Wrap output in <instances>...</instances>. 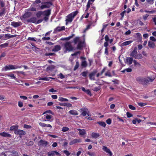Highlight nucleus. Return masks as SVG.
<instances>
[{
  "label": "nucleus",
  "instance_id": "1",
  "mask_svg": "<svg viewBox=\"0 0 156 156\" xmlns=\"http://www.w3.org/2000/svg\"><path fill=\"white\" fill-rule=\"evenodd\" d=\"M41 0H35L34 2H33V5L34 6L36 7L37 8V9H43L45 8H49L51 5H52V2H42L41 5L38 4L41 3Z\"/></svg>",
  "mask_w": 156,
  "mask_h": 156
},
{
  "label": "nucleus",
  "instance_id": "2",
  "mask_svg": "<svg viewBox=\"0 0 156 156\" xmlns=\"http://www.w3.org/2000/svg\"><path fill=\"white\" fill-rule=\"evenodd\" d=\"M51 13V9H48L44 11H39L36 14L37 18H39L42 16H44V20L47 22L49 19V16Z\"/></svg>",
  "mask_w": 156,
  "mask_h": 156
},
{
  "label": "nucleus",
  "instance_id": "3",
  "mask_svg": "<svg viewBox=\"0 0 156 156\" xmlns=\"http://www.w3.org/2000/svg\"><path fill=\"white\" fill-rule=\"evenodd\" d=\"M154 79V78L153 79L149 76L146 78L139 76L136 78V80L139 83L142 84L144 86H145L149 84L150 82H153Z\"/></svg>",
  "mask_w": 156,
  "mask_h": 156
},
{
  "label": "nucleus",
  "instance_id": "4",
  "mask_svg": "<svg viewBox=\"0 0 156 156\" xmlns=\"http://www.w3.org/2000/svg\"><path fill=\"white\" fill-rule=\"evenodd\" d=\"M78 11H76L75 12H73L70 14H69L67 16V19H66V25H67L68 22L70 23L73 20V19L76 16L78 13Z\"/></svg>",
  "mask_w": 156,
  "mask_h": 156
},
{
  "label": "nucleus",
  "instance_id": "5",
  "mask_svg": "<svg viewBox=\"0 0 156 156\" xmlns=\"http://www.w3.org/2000/svg\"><path fill=\"white\" fill-rule=\"evenodd\" d=\"M21 67V66H20L10 65L8 66H5L3 68V69H4L5 70L7 71L10 69H16L17 68H20Z\"/></svg>",
  "mask_w": 156,
  "mask_h": 156
},
{
  "label": "nucleus",
  "instance_id": "6",
  "mask_svg": "<svg viewBox=\"0 0 156 156\" xmlns=\"http://www.w3.org/2000/svg\"><path fill=\"white\" fill-rule=\"evenodd\" d=\"M64 46L66 51H71L73 49V48L72 46L71 43L69 42H66Z\"/></svg>",
  "mask_w": 156,
  "mask_h": 156
},
{
  "label": "nucleus",
  "instance_id": "7",
  "mask_svg": "<svg viewBox=\"0 0 156 156\" xmlns=\"http://www.w3.org/2000/svg\"><path fill=\"white\" fill-rule=\"evenodd\" d=\"M48 142L44 140H41L37 142V145L40 147H46Z\"/></svg>",
  "mask_w": 156,
  "mask_h": 156
},
{
  "label": "nucleus",
  "instance_id": "8",
  "mask_svg": "<svg viewBox=\"0 0 156 156\" xmlns=\"http://www.w3.org/2000/svg\"><path fill=\"white\" fill-rule=\"evenodd\" d=\"M97 73V71L94 70L89 74V76L90 80H95L94 76Z\"/></svg>",
  "mask_w": 156,
  "mask_h": 156
},
{
  "label": "nucleus",
  "instance_id": "9",
  "mask_svg": "<svg viewBox=\"0 0 156 156\" xmlns=\"http://www.w3.org/2000/svg\"><path fill=\"white\" fill-rule=\"evenodd\" d=\"M14 133L16 134L19 135H24L26 134L25 132L24 131L22 130L18 129L15 131Z\"/></svg>",
  "mask_w": 156,
  "mask_h": 156
},
{
  "label": "nucleus",
  "instance_id": "10",
  "mask_svg": "<svg viewBox=\"0 0 156 156\" xmlns=\"http://www.w3.org/2000/svg\"><path fill=\"white\" fill-rule=\"evenodd\" d=\"M102 149L104 151L108 153L109 154V156H112V152L110 151L109 149L107 147L104 146L102 148Z\"/></svg>",
  "mask_w": 156,
  "mask_h": 156
},
{
  "label": "nucleus",
  "instance_id": "11",
  "mask_svg": "<svg viewBox=\"0 0 156 156\" xmlns=\"http://www.w3.org/2000/svg\"><path fill=\"white\" fill-rule=\"evenodd\" d=\"M84 46V43L83 42L81 41H80L78 43V45L77 47V49L78 50H82Z\"/></svg>",
  "mask_w": 156,
  "mask_h": 156
},
{
  "label": "nucleus",
  "instance_id": "12",
  "mask_svg": "<svg viewBox=\"0 0 156 156\" xmlns=\"http://www.w3.org/2000/svg\"><path fill=\"white\" fill-rule=\"evenodd\" d=\"M137 48L135 47L133 50V51H132V52L130 54V56H132L134 58L136 57L137 55Z\"/></svg>",
  "mask_w": 156,
  "mask_h": 156
},
{
  "label": "nucleus",
  "instance_id": "13",
  "mask_svg": "<svg viewBox=\"0 0 156 156\" xmlns=\"http://www.w3.org/2000/svg\"><path fill=\"white\" fill-rule=\"evenodd\" d=\"M55 154L61 156V154L56 151H52L48 153V156H54Z\"/></svg>",
  "mask_w": 156,
  "mask_h": 156
},
{
  "label": "nucleus",
  "instance_id": "14",
  "mask_svg": "<svg viewBox=\"0 0 156 156\" xmlns=\"http://www.w3.org/2000/svg\"><path fill=\"white\" fill-rule=\"evenodd\" d=\"M16 36V35H11L9 34H8L5 35V37L3 38V40H5L8 39H9L14 37Z\"/></svg>",
  "mask_w": 156,
  "mask_h": 156
},
{
  "label": "nucleus",
  "instance_id": "15",
  "mask_svg": "<svg viewBox=\"0 0 156 156\" xmlns=\"http://www.w3.org/2000/svg\"><path fill=\"white\" fill-rule=\"evenodd\" d=\"M22 24V23L20 22H12L11 23V25L13 26L14 27H18L20 25H21Z\"/></svg>",
  "mask_w": 156,
  "mask_h": 156
},
{
  "label": "nucleus",
  "instance_id": "16",
  "mask_svg": "<svg viewBox=\"0 0 156 156\" xmlns=\"http://www.w3.org/2000/svg\"><path fill=\"white\" fill-rule=\"evenodd\" d=\"M65 29L64 26L62 27H58L55 29L54 32H57V31H60L62 30H64Z\"/></svg>",
  "mask_w": 156,
  "mask_h": 156
},
{
  "label": "nucleus",
  "instance_id": "17",
  "mask_svg": "<svg viewBox=\"0 0 156 156\" xmlns=\"http://www.w3.org/2000/svg\"><path fill=\"white\" fill-rule=\"evenodd\" d=\"M31 15V13L30 12H27L22 16L23 18L26 19L29 17Z\"/></svg>",
  "mask_w": 156,
  "mask_h": 156
},
{
  "label": "nucleus",
  "instance_id": "18",
  "mask_svg": "<svg viewBox=\"0 0 156 156\" xmlns=\"http://www.w3.org/2000/svg\"><path fill=\"white\" fill-rule=\"evenodd\" d=\"M148 46L150 48H154L155 47V43L151 41H149L148 42Z\"/></svg>",
  "mask_w": 156,
  "mask_h": 156
},
{
  "label": "nucleus",
  "instance_id": "19",
  "mask_svg": "<svg viewBox=\"0 0 156 156\" xmlns=\"http://www.w3.org/2000/svg\"><path fill=\"white\" fill-rule=\"evenodd\" d=\"M61 49V46L59 45L55 46L54 48L52 50V51H58Z\"/></svg>",
  "mask_w": 156,
  "mask_h": 156
},
{
  "label": "nucleus",
  "instance_id": "20",
  "mask_svg": "<svg viewBox=\"0 0 156 156\" xmlns=\"http://www.w3.org/2000/svg\"><path fill=\"white\" fill-rule=\"evenodd\" d=\"M37 21V18L35 17H33L27 20V21L29 22H31L34 23H36Z\"/></svg>",
  "mask_w": 156,
  "mask_h": 156
},
{
  "label": "nucleus",
  "instance_id": "21",
  "mask_svg": "<svg viewBox=\"0 0 156 156\" xmlns=\"http://www.w3.org/2000/svg\"><path fill=\"white\" fill-rule=\"evenodd\" d=\"M0 135L4 137H10L11 136V135L10 134L4 132L0 133Z\"/></svg>",
  "mask_w": 156,
  "mask_h": 156
},
{
  "label": "nucleus",
  "instance_id": "22",
  "mask_svg": "<svg viewBox=\"0 0 156 156\" xmlns=\"http://www.w3.org/2000/svg\"><path fill=\"white\" fill-rule=\"evenodd\" d=\"M133 42L132 41H126L122 43L121 44V46L123 47L124 46H126L130 44Z\"/></svg>",
  "mask_w": 156,
  "mask_h": 156
},
{
  "label": "nucleus",
  "instance_id": "23",
  "mask_svg": "<svg viewBox=\"0 0 156 156\" xmlns=\"http://www.w3.org/2000/svg\"><path fill=\"white\" fill-rule=\"evenodd\" d=\"M133 58H132L127 57L126 58V62L129 65H131L132 63Z\"/></svg>",
  "mask_w": 156,
  "mask_h": 156
},
{
  "label": "nucleus",
  "instance_id": "24",
  "mask_svg": "<svg viewBox=\"0 0 156 156\" xmlns=\"http://www.w3.org/2000/svg\"><path fill=\"white\" fill-rule=\"evenodd\" d=\"M80 140H78L77 139H74L73 140H72L69 143V144L70 145H73L74 144L78 142H80Z\"/></svg>",
  "mask_w": 156,
  "mask_h": 156
},
{
  "label": "nucleus",
  "instance_id": "25",
  "mask_svg": "<svg viewBox=\"0 0 156 156\" xmlns=\"http://www.w3.org/2000/svg\"><path fill=\"white\" fill-rule=\"evenodd\" d=\"M77 130L79 132L80 134L81 135H83L86 133L85 130L84 129H78Z\"/></svg>",
  "mask_w": 156,
  "mask_h": 156
},
{
  "label": "nucleus",
  "instance_id": "26",
  "mask_svg": "<svg viewBox=\"0 0 156 156\" xmlns=\"http://www.w3.org/2000/svg\"><path fill=\"white\" fill-rule=\"evenodd\" d=\"M81 41L80 40V38L79 37H76L73 39V41L75 44H76L77 43H79V42Z\"/></svg>",
  "mask_w": 156,
  "mask_h": 156
},
{
  "label": "nucleus",
  "instance_id": "27",
  "mask_svg": "<svg viewBox=\"0 0 156 156\" xmlns=\"http://www.w3.org/2000/svg\"><path fill=\"white\" fill-rule=\"evenodd\" d=\"M69 113L72 115H78V114L77 111L75 110H72L69 112Z\"/></svg>",
  "mask_w": 156,
  "mask_h": 156
},
{
  "label": "nucleus",
  "instance_id": "28",
  "mask_svg": "<svg viewBox=\"0 0 156 156\" xmlns=\"http://www.w3.org/2000/svg\"><path fill=\"white\" fill-rule=\"evenodd\" d=\"M91 136L93 138H97L99 137V134L98 133H93L91 134Z\"/></svg>",
  "mask_w": 156,
  "mask_h": 156
},
{
  "label": "nucleus",
  "instance_id": "29",
  "mask_svg": "<svg viewBox=\"0 0 156 156\" xmlns=\"http://www.w3.org/2000/svg\"><path fill=\"white\" fill-rule=\"evenodd\" d=\"M18 126L17 125L13 126H11L10 128V130H14V132L16 130H17L18 129Z\"/></svg>",
  "mask_w": 156,
  "mask_h": 156
},
{
  "label": "nucleus",
  "instance_id": "30",
  "mask_svg": "<svg viewBox=\"0 0 156 156\" xmlns=\"http://www.w3.org/2000/svg\"><path fill=\"white\" fill-rule=\"evenodd\" d=\"M6 9L5 8H3L2 9V11L0 12V16H3L5 13Z\"/></svg>",
  "mask_w": 156,
  "mask_h": 156
},
{
  "label": "nucleus",
  "instance_id": "31",
  "mask_svg": "<svg viewBox=\"0 0 156 156\" xmlns=\"http://www.w3.org/2000/svg\"><path fill=\"white\" fill-rule=\"evenodd\" d=\"M97 123L99 124L100 125L102 126H103L104 127H105L106 124L105 122H97Z\"/></svg>",
  "mask_w": 156,
  "mask_h": 156
},
{
  "label": "nucleus",
  "instance_id": "32",
  "mask_svg": "<svg viewBox=\"0 0 156 156\" xmlns=\"http://www.w3.org/2000/svg\"><path fill=\"white\" fill-rule=\"evenodd\" d=\"M58 100L61 101H68V100L66 98H64L61 97H59L58 98Z\"/></svg>",
  "mask_w": 156,
  "mask_h": 156
},
{
  "label": "nucleus",
  "instance_id": "33",
  "mask_svg": "<svg viewBox=\"0 0 156 156\" xmlns=\"http://www.w3.org/2000/svg\"><path fill=\"white\" fill-rule=\"evenodd\" d=\"M74 36V34H72L71 36H69L68 37H67L65 38L61 39V40H70L71 38H72Z\"/></svg>",
  "mask_w": 156,
  "mask_h": 156
},
{
  "label": "nucleus",
  "instance_id": "34",
  "mask_svg": "<svg viewBox=\"0 0 156 156\" xmlns=\"http://www.w3.org/2000/svg\"><path fill=\"white\" fill-rule=\"evenodd\" d=\"M101 88V87L100 86H99L98 87H96L92 89V90L95 91H98L100 90Z\"/></svg>",
  "mask_w": 156,
  "mask_h": 156
},
{
  "label": "nucleus",
  "instance_id": "35",
  "mask_svg": "<svg viewBox=\"0 0 156 156\" xmlns=\"http://www.w3.org/2000/svg\"><path fill=\"white\" fill-rule=\"evenodd\" d=\"M92 3H91L90 2V1H88V2H87V5L86 9V10H85L86 12H87V11L88 10L89 8L90 7V4H91Z\"/></svg>",
  "mask_w": 156,
  "mask_h": 156
},
{
  "label": "nucleus",
  "instance_id": "36",
  "mask_svg": "<svg viewBox=\"0 0 156 156\" xmlns=\"http://www.w3.org/2000/svg\"><path fill=\"white\" fill-rule=\"evenodd\" d=\"M79 64L78 62H76V64L74 66V70H76V69H77L79 67Z\"/></svg>",
  "mask_w": 156,
  "mask_h": 156
},
{
  "label": "nucleus",
  "instance_id": "37",
  "mask_svg": "<svg viewBox=\"0 0 156 156\" xmlns=\"http://www.w3.org/2000/svg\"><path fill=\"white\" fill-rule=\"evenodd\" d=\"M81 66L83 67H85L87 65V63L86 61H83L81 63Z\"/></svg>",
  "mask_w": 156,
  "mask_h": 156
},
{
  "label": "nucleus",
  "instance_id": "38",
  "mask_svg": "<svg viewBox=\"0 0 156 156\" xmlns=\"http://www.w3.org/2000/svg\"><path fill=\"white\" fill-rule=\"evenodd\" d=\"M88 73V71H84L83 72L81 73V75L83 76L84 77H86L87 76V74Z\"/></svg>",
  "mask_w": 156,
  "mask_h": 156
},
{
  "label": "nucleus",
  "instance_id": "39",
  "mask_svg": "<svg viewBox=\"0 0 156 156\" xmlns=\"http://www.w3.org/2000/svg\"><path fill=\"white\" fill-rule=\"evenodd\" d=\"M8 45V43H5L2 44L0 45V47L2 48H5L7 47Z\"/></svg>",
  "mask_w": 156,
  "mask_h": 156
},
{
  "label": "nucleus",
  "instance_id": "40",
  "mask_svg": "<svg viewBox=\"0 0 156 156\" xmlns=\"http://www.w3.org/2000/svg\"><path fill=\"white\" fill-rule=\"evenodd\" d=\"M69 129L67 127H64L62 128V131L63 132H66L69 130Z\"/></svg>",
  "mask_w": 156,
  "mask_h": 156
},
{
  "label": "nucleus",
  "instance_id": "41",
  "mask_svg": "<svg viewBox=\"0 0 156 156\" xmlns=\"http://www.w3.org/2000/svg\"><path fill=\"white\" fill-rule=\"evenodd\" d=\"M40 80H42L48 81L49 80V78L48 77H44L43 78H41L39 79Z\"/></svg>",
  "mask_w": 156,
  "mask_h": 156
},
{
  "label": "nucleus",
  "instance_id": "42",
  "mask_svg": "<svg viewBox=\"0 0 156 156\" xmlns=\"http://www.w3.org/2000/svg\"><path fill=\"white\" fill-rule=\"evenodd\" d=\"M55 55V53H46L44 55L45 56H52Z\"/></svg>",
  "mask_w": 156,
  "mask_h": 156
},
{
  "label": "nucleus",
  "instance_id": "43",
  "mask_svg": "<svg viewBox=\"0 0 156 156\" xmlns=\"http://www.w3.org/2000/svg\"><path fill=\"white\" fill-rule=\"evenodd\" d=\"M7 76H8L14 79L15 80L17 79L16 78V77L14 75V74H12L11 75L8 74V75H7Z\"/></svg>",
  "mask_w": 156,
  "mask_h": 156
},
{
  "label": "nucleus",
  "instance_id": "44",
  "mask_svg": "<svg viewBox=\"0 0 156 156\" xmlns=\"http://www.w3.org/2000/svg\"><path fill=\"white\" fill-rule=\"evenodd\" d=\"M0 5L2 8L4 7L5 5L4 2L2 0H0Z\"/></svg>",
  "mask_w": 156,
  "mask_h": 156
},
{
  "label": "nucleus",
  "instance_id": "45",
  "mask_svg": "<svg viewBox=\"0 0 156 156\" xmlns=\"http://www.w3.org/2000/svg\"><path fill=\"white\" fill-rule=\"evenodd\" d=\"M129 108L130 109H131L132 110H134L136 109V108L132 105H129Z\"/></svg>",
  "mask_w": 156,
  "mask_h": 156
},
{
  "label": "nucleus",
  "instance_id": "46",
  "mask_svg": "<svg viewBox=\"0 0 156 156\" xmlns=\"http://www.w3.org/2000/svg\"><path fill=\"white\" fill-rule=\"evenodd\" d=\"M24 127L25 128L28 129L31 128L32 127L30 125H27V124H24Z\"/></svg>",
  "mask_w": 156,
  "mask_h": 156
},
{
  "label": "nucleus",
  "instance_id": "47",
  "mask_svg": "<svg viewBox=\"0 0 156 156\" xmlns=\"http://www.w3.org/2000/svg\"><path fill=\"white\" fill-rule=\"evenodd\" d=\"M33 144L34 142L32 141H30L29 142L26 143V145L27 146H31Z\"/></svg>",
  "mask_w": 156,
  "mask_h": 156
},
{
  "label": "nucleus",
  "instance_id": "48",
  "mask_svg": "<svg viewBox=\"0 0 156 156\" xmlns=\"http://www.w3.org/2000/svg\"><path fill=\"white\" fill-rule=\"evenodd\" d=\"M142 58V55L141 54H139L138 55H137L136 57H135V58L136 59H141Z\"/></svg>",
  "mask_w": 156,
  "mask_h": 156
},
{
  "label": "nucleus",
  "instance_id": "49",
  "mask_svg": "<svg viewBox=\"0 0 156 156\" xmlns=\"http://www.w3.org/2000/svg\"><path fill=\"white\" fill-rule=\"evenodd\" d=\"M105 75L106 76H108L109 77L112 76V75H111L110 72L109 71H108L105 74Z\"/></svg>",
  "mask_w": 156,
  "mask_h": 156
},
{
  "label": "nucleus",
  "instance_id": "50",
  "mask_svg": "<svg viewBox=\"0 0 156 156\" xmlns=\"http://www.w3.org/2000/svg\"><path fill=\"white\" fill-rule=\"evenodd\" d=\"M154 0H146L147 3L151 4H152L154 3Z\"/></svg>",
  "mask_w": 156,
  "mask_h": 156
},
{
  "label": "nucleus",
  "instance_id": "51",
  "mask_svg": "<svg viewBox=\"0 0 156 156\" xmlns=\"http://www.w3.org/2000/svg\"><path fill=\"white\" fill-rule=\"evenodd\" d=\"M112 120L111 119H107L106 120V123L109 125H110L111 123Z\"/></svg>",
  "mask_w": 156,
  "mask_h": 156
},
{
  "label": "nucleus",
  "instance_id": "52",
  "mask_svg": "<svg viewBox=\"0 0 156 156\" xmlns=\"http://www.w3.org/2000/svg\"><path fill=\"white\" fill-rule=\"evenodd\" d=\"M63 153L66 154L67 156H69L70 154V153L67 150L64 151Z\"/></svg>",
  "mask_w": 156,
  "mask_h": 156
},
{
  "label": "nucleus",
  "instance_id": "53",
  "mask_svg": "<svg viewBox=\"0 0 156 156\" xmlns=\"http://www.w3.org/2000/svg\"><path fill=\"white\" fill-rule=\"evenodd\" d=\"M126 115L128 118H130L133 116V115L129 112H127L126 113Z\"/></svg>",
  "mask_w": 156,
  "mask_h": 156
},
{
  "label": "nucleus",
  "instance_id": "54",
  "mask_svg": "<svg viewBox=\"0 0 156 156\" xmlns=\"http://www.w3.org/2000/svg\"><path fill=\"white\" fill-rule=\"evenodd\" d=\"M39 125L42 126V127H46L47 125H46V124H45L44 123H42V122H40L39 123Z\"/></svg>",
  "mask_w": 156,
  "mask_h": 156
},
{
  "label": "nucleus",
  "instance_id": "55",
  "mask_svg": "<svg viewBox=\"0 0 156 156\" xmlns=\"http://www.w3.org/2000/svg\"><path fill=\"white\" fill-rule=\"evenodd\" d=\"M80 51H77L75 52L73 54H71V55L72 56H75L76 55L78 54H80Z\"/></svg>",
  "mask_w": 156,
  "mask_h": 156
},
{
  "label": "nucleus",
  "instance_id": "56",
  "mask_svg": "<svg viewBox=\"0 0 156 156\" xmlns=\"http://www.w3.org/2000/svg\"><path fill=\"white\" fill-rule=\"evenodd\" d=\"M52 116L50 115H47L46 116V118L47 119H50L52 117Z\"/></svg>",
  "mask_w": 156,
  "mask_h": 156
},
{
  "label": "nucleus",
  "instance_id": "57",
  "mask_svg": "<svg viewBox=\"0 0 156 156\" xmlns=\"http://www.w3.org/2000/svg\"><path fill=\"white\" fill-rule=\"evenodd\" d=\"M29 10L33 11H36V9L34 7H30L29 9Z\"/></svg>",
  "mask_w": 156,
  "mask_h": 156
},
{
  "label": "nucleus",
  "instance_id": "58",
  "mask_svg": "<svg viewBox=\"0 0 156 156\" xmlns=\"http://www.w3.org/2000/svg\"><path fill=\"white\" fill-rule=\"evenodd\" d=\"M138 104L139 106L141 107L144 106L146 105V104L145 103L141 102L138 103Z\"/></svg>",
  "mask_w": 156,
  "mask_h": 156
},
{
  "label": "nucleus",
  "instance_id": "59",
  "mask_svg": "<svg viewBox=\"0 0 156 156\" xmlns=\"http://www.w3.org/2000/svg\"><path fill=\"white\" fill-rule=\"evenodd\" d=\"M150 39L153 41H156V38H155L154 37H151Z\"/></svg>",
  "mask_w": 156,
  "mask_h": 156
},
{
  "label": "nucleus",
  "instance_id": "60",
  "mask_svg": "<svg viewBox=\"0 0 156 156\" xmlns=\"http://www.w3.org/2000/svg\"><path fill=\"white\" fill-rule=\"evenodd\" d=\"M59 76L60 78L62 79L65 78V76L62 74L61 73H60L59 75Z\"/></svg>",
  "mask_w": 156,
  "mask_h": 156
},
{
  "label": "nucleus",
  "instance_id": "61",
  "mask_svg": "<svg viewBox=\"0 0 156 156\" xmlns=\"http://www.w3.org/2000/svg\"><path fill=\"white\" fill-rule=\"evenodd\" d=\"M85 92L90 96L91 95V93L89 90H87Z\"/></svg>",
  "mask_w": 156,
  "mask_h": 156
},
{
  "label": "nucleus",
  "instance_id": "62",
  "mask_svg": "<svg viewBox=\"0 0 156 156\" xmlns=\"http://www.w3.org/2000/svg\"><path fill=\"white\" fill-rule=\"evenodd\" d=\"M50 39V37H43L42 39L43 40L46 41V40H49Z\"/></svg>",
  "mask_w": 156,
  "mask_h": 156
},
{
  "label": "nucleus",
  "instance_id": "63",
  "mask_svg": "<svg viewBox=\"0 0 156 156\" xmlns=\"http://www.w3.org/2000/svg\"><path fill=\"white\" fill-rule=\"evenodd\" d=\"M105 39L106 42H108L109 41V39L108 35H106L105 36Z\"/></svg>",
  "mask_w": 156,
  "mask_h": 156
},
{
  "label": "nucleus",
  "instance_id": "64",
  "mask_svg": "<svg viewBox=\"0 0 156 156\" xmlns=\"http://www.w3.org/2000/svg\"><path fill=\"white\" fill-rule=\"evenodd\" d=\"M18 105L20 107H22L23 106V103L21 101H19Z\"/></svg>",
  "mask_w": 156,
  "mask_h": 156
}]
</instances>
